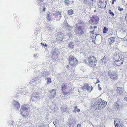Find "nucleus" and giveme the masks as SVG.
I'll list each match as a JSON object with an SVG mask.
<instances>
[{
    "label": "nucleus",
    "mask_w": 127,
    "mask_h": 127,
    "mask_svg": "<svg viewBox=\"0 0 127 127\" xmlns=\"http://www.w3.org/2000/svg\"><path fill=\"white\" fill-rule=\"evenodd\" d=\"M106 56H105L104 58L101 59V60H102L103 61H104H104H107L108 60L106 59H107L106 58Z\"/></svg>",
    "instance_id": "nucleus-26"
},
{
    "label": "nucleus",
    "mask_w": 127,
    "mask_h": 127,
    "mask_svg": "<svg viewBox=\"0 0 127 127\" xmlns=\"http://www.w3.org/2000/svg\"><path fill=\"white\" fill-rule=\"evenodd\" d=\"M14 106L16 109H18L20 107V104L16 101H14L13 102Z\"/></svg>",
    "instance_id": "nucleus-15"
},
{
    "label": "nucleus",
    "mask_w": 127,
    "mask_h": 127,
    "mask_svg": "<svg viewBox=\"0 0 127 127\" xmlns=\"http://www.w3.org/2000/svg\"><path fill=\"white\" fill-rule=\"evenodd\" d=\"M54 17L55 18H57L58 16L61 17V13H60L59 11H55L54 12Z\"/></svg>",
    "instance_id": "nucleus-16"
},
{
    "label": "nucleus",
    "mask_w": 127,
    "mask_h": 127,
    "mask_svg": "<svg viewBox=\"0 0 127 127\" xmlns=\"http://www.w3.org/2000/svg\"><path fill=\"white\" fill-rule=\"evenodd\" d=\"M117 92L119 95H121L123 91V90L122 88L118 87Z\"/></svg>",
    "instance_id": "nucleus-17"
},
{
    "label": "nucleus",
    "mask_w": 127,
    "mask_h": 127,
    "mask_svg": "<svg viewBox=\"0 0 127 127\" xmlns=\"http://www.w3.org/2000/svg\"><path fill=\"white\" fill-rule=\"evenodd\" d=\"M80 111V109H78L77 110V111L78 112H79Z\"/></svg>",
    "instance_id": "nucleus-42"
},
{
    "label": "nucleus",
    "mask_w": 127,
    "mask_h": 127,
    "mask_svg": "<svg viewBox=\"0 0 127 127\" xmlns=\"http://www.w3.org/2000/svg\"><path fill=\"white\" fill-rule=\"evenodd\" d=\"M45 7H44L43 9V10L44 11H45Z\"/></svg>",
    "instance_id": "nucleus-41"
},
{
    "label": "nucleus",
    "mask_w": 127,
    "mask_h": 127,
    "mask_svg": "<svg viewBox=\"0 0 127 127\" xmlns=\"http://www.w3.org/2000/svg\"><path fill=\"white\" fill-rule=\"evenodd\" d=\"M63 34L61 32H59L57 36V39L59 41H61L63 40Z\"/></svg>",
    "instance_id": "nucleus-11"
},
{
    "label": "nucleus",
    "mask_w": 127,
    "mask_h": 127,
    "mask_svg": "<svg viewBox=\"0 0 127 127\" xmlns=\"http://www.w3.org/2000/svg\"><path fill=\"white\" fill-rule=\"evenodd\" d=\"M46 18L49 21H50L52 19V17H51L50 15L48 13H47V14Z\"/></svg>",
    "instance_id": "nucleus-21"
},
{
    "label": "nucleus",
    "mask_w": 127,
    "mask_h": 127,
    "mask_svg": "<svg viewBox=\"0 0 127 127\" xmlns=\"http://www.w3.org/2000/svg\"><path fill=\"white\" fill-rule=\"evenodd\" d=\"M115 37H111L109 38V39L110 40V41L109 42V44L110 45H111L112 44V43L114 42L115 41Z\"/></svg>",
    "instance_id": "nucleus-19"
},
{
    "label": "nucleus",
    "mask_w": 127,
    "mask_h": 127,
    "mask_svg": "<svg viewBox=\"0 0 127 127\" xmlns=\"http://www.w3.org/2000/svg\"><path fill=\"white\" fill-rule=\"evenodd\" d=\"M90 32L91 33L94 34V32L93 31H90Z\"/></svg>",
    "instance_id": "nucleus-39"
},
{
    "label": "nucleus",
    "mask_w": 127,
    "mask_h": 127,
    "mask_svg": "<svg viewBox=\"0 0 127 127\" xmlns=\"http://www.w3.org/2000/svg\"><path fill=\"white\" fill-rule=\"evenodd\" d=\"M41 43L42 45L43 46L46 47L47 46V45L46 44H43L42 43Z\"/></svg>",
    "instance_id": "nucleus-32"
},
{
    "label": "nucleus",
    "mask_w": 127,
    "mask_h": 127,
    "mask_svg": "<svg viewBox=\"0 0 127 127\" xmlns=\"http://www.w3.org/2000/svg\"><path fill=\"white\" fill-rule=\"evenodd\" d=\"M97 27L96 26H95L94 27V28H96Z\"/></svg>",
    "instance_id": "nucleus-46"
},
{
    "label": "nucleus",
    "mask_w": 127,
    "mask_h": 127,
    "mask_svg": "<svg viewBox=\"0 0 127 127\" xmlns=\"http://www.w3.org/2000/svg\"><path fill=\"white\" fill-rule=\"evenodd\" d=\"M81 88L84 90L89 91V92H91L93 89L92 86L89 85L87 83H84Z\"/></svg>",
    "instance_id": "nucleus-6"
},
{
    "label": "nucleus",
    "mask_w": 127,
    "mask_h": 127,
    "mask_svg": "<svg viewBox=\"0 0 127 127\" xmlns=\"http://www.w3.org/2000/svg\"><path fill=\"white\" fill-rule=\"evenodd\" d=\"M108 75L113 80H116L118 78V75L115 72H112L110 70L108 72Z\"/></svg>",
    "instance_id": "nucleus-5"
},
{
    "label": "nucleus",
    "mask_w": 127,
    "mask_h": 127,
    "mask_svg": "<svg viewBox=\"0 0 127 127\" xmlns=\"http://www.w3.org/2000/svg\"><path fill=\"white\" fill-rule=\"evenodd\" d=\"M94 11L95 12H96V11L95 10H94Z\"/></svg>",
    "instance_id": "nucleus-48"
},
{
    "label": "nucleus",
    "mask_w": 127,
    "mask_h": 127,
    "mask_svg": "<svg viewBox=\"0 0 127 127\" xmlns=\"http://www.w3.org/2000/svg\"><path fill=\"white\" fill-rule=\"evenodd\" d=\"M107 103L103 100H101L100 102V103L98 104V107L96 108V109H101L105 107L107 105Z\"/></svg>",
    "instance_id": "nucleus-9"
},
{
    "label": "nucleus",
    "mask_w": 127,
    "mask_h": 127,
    "mask_svg": "<svg viewBox=\"0 0 127 127\" xmlns=\"http://www.w3.org/2000/svg\"><path fill=\"white\" fill-rule=\"evenodd\" d=\"M106 2L104 1L100 0L98 3V5L99 7L101 8H104L106 7Z\"/></svg>",
    "instance_id": "nucleus-12"
},
{
    "label": "nucleus",
    "mask_w": 127,
    "mask_h": 127,
    "mask_svg": "<svg viewBox=\"0 0 127 127\" xmlns=\"http://www.w3.org/2000/svg\"><path fill=\"white\" fill-rule=\"evenodd\" d=\"M100 84H98V89L100 90H101V88L100 87Z\"/></svg>",
    "instance_id": "nucleus-31"
},
{
    "label": "nucleus",
    "mask_w": 127,
    "mask_h": 127,
    "mask_svg": "<svg viewBox=\"0 0 127 127\" xmlns=\"http://www.w3.org/2000/svg\"><path fill=\"white\" fill-rule=\"evenodd\" d=\"M61 90L64 95H67L70 92V89L67 88V84L65 83H63L62 84Z\"/></svg>",
    "instance_id": "nucleus-4"
},
{
    "label": "nucleus",
    "mask_w": 127,
    "mask_h": 127,
    "mask_svg": "<svg viewBox=\"0 0 127 127\" xmlns=\"http://www.w3.org/2000/svg\"><path fill=\"white\" fill-rule=\"evenodd\" d=\"M109 13L112 16H114V14L113 12H112L111 10H109Z\"/></svg>",
    "instance_id": "nucleus-25"
},
{
    "label": "nucleus",
    "mask_w": 127,
    "mask_h": 127,
    "mask_svg": "<svg viewBox=\"0 0 127 127\" xmlns=\"http://www.w3.org/2000/svg\"><path fill=\"white\" fill-rule=\"evenodd\" d=\"M116 1V0H112V4H113L114 3V2Z\"/></svg>",
    "instance_id": "nucleus-36"
},
{
    "label": "nucleus",
    "mask_w": 127,
    "mask_h": 127,
    "mask_svg": "<svg viewBox=\"0 0 127 127\" xmlns=\"http://www.w3.org/2000/svg\"><path fill=\"white\" fill-rule=\"evenodd\" d=\"M84 32L83 31H81L79 33H78V34L80 35H82L83 33Z\"/></svg>",
    "instance_id": "nucleus-29"
},
{
    "label": "nucleus",
    "mask_w": 127,
    "mask_h": 127,
    "mask_svg": "<svg viewBox=\"0 0 127 127\" xmlns=\"http://www.w3.org/2000/svg\"><path fill=\"white\" fill-rule=\"evenodd\" d=\"M68 35L69 36H72V34L71 33H69Z\"/></svg>",
    "instance_id": "nucleus-38"
},
{
    "label": "nucleus",
    "mask_w": 127,
    "mask_h": 127,
    "mask_svg": "<svg viewBox=\"0 0 127 127\" xmlns=\"http://www.w3.org/2000/svg\"><path fill=\"white\" fill-rule=\"evenodd\" d=\"M51 82V80L50 78H48L47 79L46 83L49 84Z\"/></svg>",
    "instance_id": "nucleus-23"
},
{
    "label": "nucleus",
    "mask_w": 127,
    "mask_h": 127,
    "mask_svg": "<svg viewBox=\"0 0 127 127\" xmlns=\"http://www.w3.org/2000/svg\"><path fill=\"white\" fill-rule=\"evenodd\" d=\"M56 90L54 89L52 90L50 92V97L54 98L55 96L56 95Z\"/></svg>",
    "instance_id": "nucleus-14"
},
{
    "label": "nucleus",
    "mask_w": 127,
    "mask_h": 127,
    "mask_svg": "<svg viewBox=\"0 0 127 127\" xmlns=\"http://www.w3.org/2000/svg\"><path fill=\"white\" fill-rule=\"evenodd\" d=\"M77 108V106H75L74 110V112H76L77 110H76V109Z\"/></svg>",
    "instance_id": "nucleus-30"
},
{
    "label": "nucleus",
    "mask_w": 127,
    "mask_h": 127,
    "mask_svg": "<svg viewBox=\"0 0 127 127\" xmlns=\"http://www.w3.org/2000/svg\"><path fill=\"white\" fill-rule=\"evenodd\" d=\"M119 127H123L122 125H121Z\"/></svg>",
    "instance_id": "nucleus-45"
},
{
    "label": "nucleus",
    "mask_w": 127,
    "mask_h": 127,
    "mask_svg": "<svg viewBox=\"0 0 127 127\" xmlns=\"http://www.w3.org/2000/svg\"><path fill=\"white\" fill-rule=\"evenodd\" d=\"M69 64L72 66H75L78 64V62L76 59L73 56L70 55L69 57Z\"/></svg>",
    "instance_id": "nucleus-2"
},
{
    "label": "nucleus",
    "mask_w": 127,
    "mask_h": 127,
    "mask_svg": "<svg viewBox=\"0 0 127 127\" xmlns=\"http://www.w3.org/2000/svg\"><path fill=\"white\" fill-rule=\"evenodd\" d=\"M69 65H67L66 66V67L67 68H69Z\"/></svg>",
    "instance_id": "nucleus-44"
},
{
    "label": "nucleus",
    "mask_w": 127,
    "mask_h": 127,
    "mask_svg": "<svg viewBox=\"0 0 127 127\" xmlns=\"http://www.w3.org/2000/svg\"><path fill=\"white\" fill-rule=\"evenodd\" d=\"M99 20V18L98 16L96 15L92 16L90 20V22H92V23L94 24H96L98 22Z\"/></svg>",
    "instance_id": "nucleus-7"
},
{
    "label": "nucleus",
    "mask_w": 127,
    "mask_h": 127,
    "mask_svg": "<svg viewBox=\"0 0 127 127\" xmlns=\"http://www.w3.org/2000/svg\"><path fill=\"white\" fill-rule=\"evenodd\" d=\"M126 6L127 7V2L126 3Z\"/></svg>",
    "instance_id": "nucleus-47"
},
{
    "label": "nucleus",
    "mask_w": 127,
    "mask_h": 127,
    "mask_svg": "<svg viewBox=\"0 0 127 127\" xmlns=\"http://www.w3.org/2000/svg\"><path fill=\"white\" fill-rule=\"evenodd\" d=\"M120 57L115 59V61L114 62L115 64L117 66H120L123 64V60Z\"/></svg>",
    "instance_id": "nucleus-8"
},
{
    "label": "nucleus",
    "mask_w": 127,
    "mask_h": 127,
    "mask_svg": "<svg viewBox=\"0 0 127 127\" xmlns=\"http://www.w3.org/2000/svg\"><path fill=\"white\" fill-rule=\"evenodd\" d=\"M108 28H107L106 27H105L103 29V33H106L107 31H108Z\"/></svg>",
    "instance_id": "nucleus-22"
},
{
    "label": "nucleus",
    "mask_w": 127,
    "mask_h": 127,
    "mask_svg": "<svg viewBox=\"0 0 127 127\" xmlns=\"http://www.w3.org/2000/svg\"><path fill=\"white\" fill-rule=\"evenodd\" d=\"M87 63L91 66L93 67L95 66L97 62L95 58L93 56H90L88 57Z\"/></svg>",
    "instance_id": "nucleus-1"
},
{
    "label": "nucleus",
    "mask_w": 127,
    "mask_h": 127,
    "mask_svg": "<svg viewBox=\"0 0 127 127\" xmlns=\"http://www.w3.org/2000/svg\"><path fill=\"white\" fill-rule=\"evenodd\" d=\"M67 28L68 29H69V30H70L71 28V27H70L68 25H67Z\"/></svg>",
    "instance_id": "nucleus-33"
},
{
    "label": "nucleus",
    "mask_w": 127,
    "mask_h": 127,
    "mask_svg": "<svg viewBox=\"0 0 127 127\" xmlns=\"http://www.w3.org/2000/svg\"><path fill=\"white\" fill-rule=\"evenodd\" d=\"M118 10L120 11H122L123 10V8H121L120 7H118Z\"/></svg>",
    "instance_id": "nucleus-27"
},
{
    "label": "nucleus",
    "mask_w": 127,
    "mask_h": 127,
    "mask_svg": "<svg viewBox=\"0 0 127 127\" xmlns=\"http://www.w3.org/2000/svg\"><path fill=\"white\" fill-rule=\"evenodd\" d=\"M81 126V125L80 124H78L77 125V127H80Z\"/></svg>",
    "instance_id": "nucleus-37"
},
{
    "label": "nucleus",
    "mask_w": 127,
    "mask_h": 127,
    "mask_svg": "<svg viewBox=\"0 0 127 127\" xmlns=\"http://www.w3.org/2000/svg\"><path fill=\"white\" fill-rule=\"evenodd\" d=\"M68 47L70 48H72L73 47V45L72 44V43H69L68 45Z\"/></svg>",
    "instance_id": "nucleus-24"
},
{
    "label": "nucleus",
    "mask_w": 127,
    "mask_h": 127,
    "mask_svg": "<svg viewBox=\"0 0 127 127\" xmlns=\"http://www.w3.org/2000/svg\"><path fill=\"white\" fill-rule=\"evenodd\" d=\"M125 19L126 22H127V13L126 14V15Z\"/></svg>",
    "instance_id": "nucleus-34"
},
{
    "label": "nucleus",
    "mask_w": 127,
    "mask_h": 127,
    "mask_svg": "<svg viewBox=\"0 0 127 127\" xmlns=\"http://www.w3.org/2000/svg\"><path fill=\"white\" fill-rule=\"evenodd\" d=\"M37 96V94L36 93H34L32 94L31 95L32 99V100L37 101L39 98V97Z\"/></svg>",
    "instance_id": "nucleus-13"
},
{
    "label": "nucleus",
    "mask_w": 127,
    "mask_h": 127,
    "mask_svg": "<svg viewBox=\"0 0 127 127\" xmlns=\"http://www.w3.org/2000/svg\"><path fill=\"white\" fill-rule=\"evenodd\" d=\"M53 123H54V125H55V126L56 127L57 126L56 125V123L55 122H53Z\"/></svg>",
    "instance_id": "nucleus-43"
},
{
    "label": "nucleus",
    "mask_w": 127,
    "mask_h": 127,
    "mask_svg": "<svg viewBox=\"0 0 127 127\" xmlns=\"http://www.w3.org/2000/svg\"><path fill=\"white\" fill-rule=\"evenodd\" d=\"M49 30H51L53 29L52 27H51V26L49 27Z\"/></svg>",
    "instance_id": "nucleus-35"
},
{
    "label": "nucleus",
    "mask_w": 127,
    "mask_h": 127,
    "mask_svg": "<svg viewBox=\"0 0 127 127\" xmlns=\"http://www.w3.org/2000/svg\"><path fill=\"white\" fill-rule=\"evenodd\" d=\"M65 2L66 4H69L70 3L69 1L68 0H65Z\"/></svg>",
    "instance_id": "nucleus-28"
},
{
    "label": "nucleus",
    "mask_w": 127,
    "mask_h": 127,
    "mask_svg": "<svg viewBox=\"0 0 127 127\" xmlns=\"http://www.w3.org/2000/svg\"><path fill=\"white\" fill-rule=\"evenodd\" d=\"M28 108L27 105L25 104L22 107L21 112L22 114L24 117L27 116L29 114V112L28 110Z\"/></svg>",
    "instance_id": "nucleus-3"
},
{
    "label": "nucleus",
    "mask_w": 127,
    "mask_h": 127,
    "mask_svg": "<svg viewBox=\"0 0 127 127\" xmlns=\"http://www.w3.org/2000/svg\"><path fill=\"white\" fill-rule=\"evenodd\" d=\"M67 12L68 14L69 15H71L73 13V11L71 9L68 10Z\"/></svg>",
    "instance_id": "nucleus-20"
},
{
    "label": "nucleus",
    "mask_w": 127,
    "mask_h": 127,
    "mask_svg": "<svg viewBox=\"0 0 127 127\" xmlns=\"http://www.w3.org/2000/svg\"><path fill=\"white\" fill-rule=\"evenodd\" d=\"M89 28L90 29H91L93 28V27L92 26H90L89 27Z\"/></svg>",
    "instance_id": "nucleus-40"
},
{
    "label": "nucleus",
    "mask_w": 127,
    "mask_h": 127,
    "mask_svg": "<svg viewBox=\"0 0 127 127\" xmlns=\"http://www.w3.org/2000/svg\"><path fill=\"white\" fill-rule=\"evenodd\" d=\"M58 52H56L55 51H52L51 55V57L52 59L54 60H56L58 56Z\"/></svg>",
    "instance_id": "nucleus-10"
},
{
    "label": "nucleus",
    "mask_w": 127,
    "mask_h": 127,
    "mask_svg": "<svg viewBox=\"0 0 127 127\" xmlns=\"http://www.w3.org/2000/svg\"><path fill=\"white\" fill-rule=\"evenodd\" d=\"M120 122V120L116 119L114 121V123L116 127H118L119 125V123Z\"/></svg>",
    "instance_id": "nucleus-18"
},
{
    "label": "nucleus",
    "mask_w": 127,
    "mask_h": 127,
    "mask_svg": "<svg viewBox=\"0 0 127 127\" xmlns=\"http://www.w3.org/2000/svg\"><path fill=\"white\" fill-rule=\"evenodd\" d=\"M72 3H73L74 2L73 1H72Z\"/></svg>",
    "instance_id": "nucleus-49"
}]
</instances>
